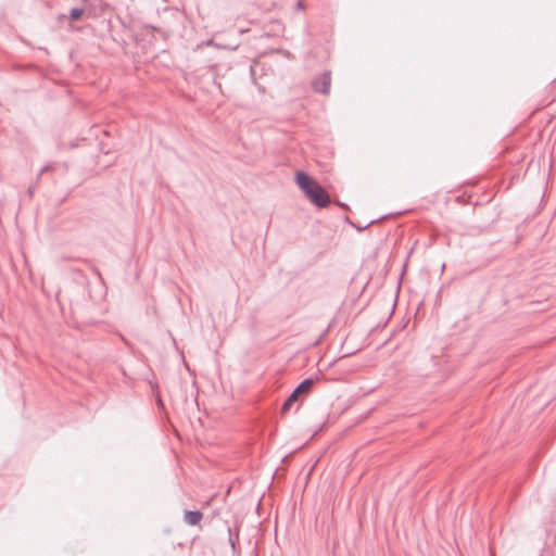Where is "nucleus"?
I'll return each mask as SVG.
<instances>
[{
    "label": "nucleus",
    "instance_id": "nucleus-1",
    "mask_svg": "<svg viewBox=\"0 0 556 556\" xmlns=\"http://www.w3.org/2000/svg\"><path fill=\"white\" fill-rule=\"evenodd\" d=\"M295 181L304 195L317 207H327L331 200L326 189L305 172H298Z\"/></svg>",
    "mask_w": 556,
    "mask_h": 556
},
{
    "label": "nucleus",
    "instance_id": "nucleus-2",
    "mask_svg": "<svg viewBox=\"0 0 556 556\" xmlns=\"http://www.w3.org/2000/svg\"><path fill=\"white\" fill-rule=\"evenodd\" d=\"M314 383L315 380L313 378L304 379L285 401L281 407V413L286 414L292 404L299 400L300 395L307 394L312 390Z\"/></svg>",
    "mask_w": 556,
    "mask_h": 556
},
{
    "label": "nucleus",
    "instance_id": "nucleus-3",
    "mask_svg": "<svg viewBox=\"0 0 556 556\" xmlns=\"http://www.w3.org/2000/svg\"><path fill=\"white\" fill-rule=\"evenodd\" d=\"M331 86V73L330 72H324L321 75L316 77L313 83L312 87L314 91L328 94L330 91Z\"/></svg>",
    "mask_w": 556,
    "mask_h": 556
},
{
    "label": "nucleus",
    "instance_id": "nucleus-4",
    "mask_svg": "<svg viewBox=\"0 0 556 556\" xmlns=\"http://www.w3.org/2000/svg\"><path fill=\"white\" fill-rule=\"evenodd\" d=\"M202 513L200 510H186L184 520L189 526H197L202 520Z\"/></svg>",
    "mask_w": 556,
    "mask_h": 556
},
{
    "label": "nucleus",
    "instance_id": "nucleus-5",
    "mask_svg": "<svg viewBox=\"0 0 556 556\" xmlns=\"http://www.w3.org/2000/svg\"><path fill=\"white\" fill-rule=\"evenodd\" d=\"M83 13H84L83 9L74 8L71 10L70 17H71V20L76 21L81 16Z\"/></svg>",
    "mask_w": 556,
    "mask_h": 556
},
{
    "label": "nucleus",
    "instance_id": "nucleus-6",
    "mask_svg": "<svg viewBox=\"0 0 556 556\" xmlns=\"http://www.w3.org/2000/svg\"><path fill=\"white\" fill-rule=\"evenodd\" d=\"M52 168V165H46L45 167L41 168L38 177H40L43 173L50 170Z\"/></svg>",
    "mask_w": 556,
    "mask_h": 556
},
{
    "label": "nucleus",
    "instance_id": "nucleus-7",
    "mask_svg": "<svg viewBox=\"0 0 556 556\" xmlns=\"http://www.w3.org/2000/svg\"><path fill=\"white\" fill-rule=\"evenodd\" d=\"M296 9H298V10H303V9H304V4H303V2H302V1H299V2L296 3Z\"/></svg>",
    "mask_w": 556,
    "mask_h": 556
},
{
    "label": "nucleus",
    "instance_id": "nucleus-8",
    "mask_svg": "<svg viewBox=\"0 0 556 556\" xmlns=\"http://www.w3.org/2000/svg\"><path fill=\"white\" fill-rule=\"evenodd\" d=\"M28 194L31 197L34 194V188L29 187L27 190Z\"/></svg>",
    "mask_w": 556,
    "mask_h": 556
}]
</instances>
